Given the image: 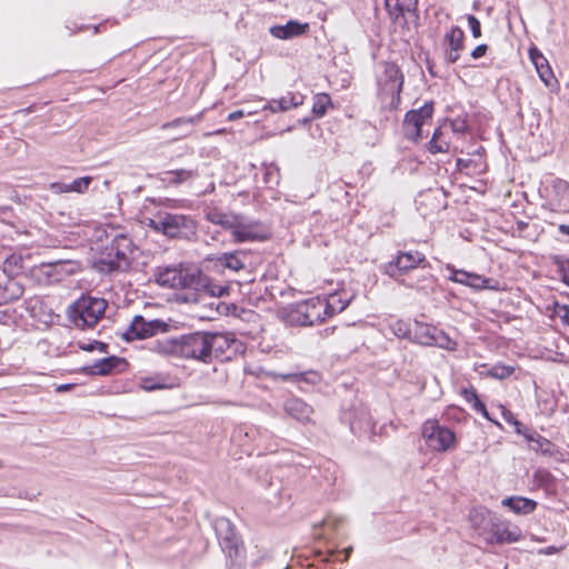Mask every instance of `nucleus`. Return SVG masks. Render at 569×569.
Here are the masks:
<instances>
[{
    "label": "nucleus",
    "instance_id": "10",
    "mask_svg": "<svg viewBox=\"0 0 569 569\" xmlns=\"http://www.w3.org/2000/svg\"><path fill=\"white\" fill-rule=\"evenodd\" d=\"M521 538L522 532L517 525L497 516H495L488 531L483 536V540L490 545H509L520 541Z\"/></svg>",
    "mask_w": 569,
    "mask_h": 569
},
{
    "label": "nucleus",
    "instance_id": "15",
    "mask_svg": "<svg viewBox=\"0 0 569 569\" xmlns=\"http://www.w3.org/2000/svg\"><path fill=\"white\" fill-rule=\"evenodd\" d=\"M216 532L227 556L230 558L238 556L240 540L231 522L226 518L218 519L216 521Z\"/></svg>",
    "mask_w": 569,
    "mask_h": 569
},
{
    "label": "nucleus",
    "instance_id": "3",
    "mask_svg": "<svg viewBox=\"0 0 569 569\" xmlns=\"http://www.w3.org/2000/svg\"><path fill=\"white\" fill-rule=\"evenodd\" d=\"M134 246L124 233L116 234L100 253L96 266L101 272L123 271L130 266Z\"/></svg>",
    "mask_w": 569,
    "mask_h": 569
},
{
    "label": "nucleus",
    "instance_id": "12",
    "mask_svg": "<svg viewBox=\"0 0 569 569\" xmlns=\"http://www.w3.org/2000/svg\"><path fill=\"white\" fill-rule=\"evenodd\" d=\"M415 340L422 346H435L445 350H456L457 343L442 330L417 322L413 330Z\"/></svg>",
    "mask_w": 569,
    "mask_h": 569
},
{
    "label": "nucleus",
    "instance_id": "20",
    "mask_svg": "<svg viewBox=\"0 0 569 569\" xmlns=\"http://www.w3.org/2000/svg\"><path fill=\"white\" fill-rule=\"evenodd\" d=\"M305 96L299 92H288L279 99H272L263 107L273 113L284 112L303 104Z\"/></svg>",
    "mask_w": 569,
    "mask_h": 569
},
{
    "label": "nucleus",
    "instance_id": "42",
    "mask_svg": "<svg viewBox=\"0 0 569 569\" xmlns=\"http://www.w3.org/2000/svg\"><path fill=\"white\" fill-rule=\"evenodd\" d=\"M531 448L545 455H551L552 443L548 439L537 436L536 443Z\"/></svg>",
    "mask_w": 569,
    "mask_h": 569
},
{
    "label": "nucleus",
    "instance_id": "52",
    "mask_svg": "<svg viewBox=\"0 0 569 569\" xmlns=\"http://www.w3.org/2000/svg\"><path fill=\"white\" fill-rule=\"evenodd\" d=\"M487 49L488 47L486 44H480L472 50L471 57L473 59H479L486 54Z\"/></svg>",
    "mask_w": 569,
    "mask_h": 569
},
{
    "label": "nucleus",
    "instance_id": "25",
    "mask_svg": "<svg viewBox=\"0 0 569 569\" xmlns=\"http://www.w3.org/2000/svg\"><path fill=\"white\" fill-rule=\"evenodd\" d=\"M197 177V170L177 169L162 172L160 180L167 184L178 186Z\"/></svg>",
    "mask_w": 569,
    "mask_h": 569
},
{
    "label": "nucleus",
    "instance_id": "49",
    "mask_svg": "<svg viewBox=\"0 0 569 569\" xmlns=\"http://www.w3.org/2000/svg\"><path fill=\"white\" fill-rule=\"evenodd\" d=\"M343 522V519L340 517H328L323 520V525L332 530H337L339 526Z\"/></svg>",
    "mask_w": 569,
    "mask_h": 569
},
{
    "label": "nucleus",
    "instance_id": "60",
    "mask_svg": "<svg viewBox=\"0 0 569 569\" xmlns=\"http://www.w3.org/2000/svg\"><path fill=\"white\" fill-rule=\"evenodd\" d=\"M557 551H558V549L556 547H548L546 550H541L540 552L546 553V555H552V553H556Z\"/></svg>",
    "mask_w": 569,
    "mask_h": 569
},
{
    "label": "nucleus",
    "instance_id": "38",
    "mask_svg": "<svg viewBox=\"0 0 569 569\" xmlns=\"http://www.w3.org/2000/svg\"><path fill=\"white\" fill-rule=\"evenodd\" d=\"M177 387H178V385L176 383L174 380H169V379H163V378H158L156 380V382L146 383L143 386V388L147 391H152L156 389H172V388H177Z\"/></svg>",
    "mask_w": 569,
    "mask_h": 569
},
{
    "label": "nucleus",
    "instance_id": "14",
    "mask_svg": "<svg viewBox=\"0 0 569 569\" xmlns=\"http://www.w3.org/2000/svg\"><path fill=\"white\" fill-rule=\"evenodd\" d=\"M418 266L423 268L428 266L422 252H399L393 261L385 266V272L392 278H398Z\"/></svg>",
    "mask_w": 569,
    "mask_h": 569
},
{
    "label": "nucleus",
    "instance_id": "36",
    "mask_svg": "<svg viewBox=\"0 0 569 569\" xmlns=\"http://www.w3.org/2000/svg\"><path fill=\"white\" fill-rule=\"evenodd\" d=\"M515 372V368L505 365H495L488 370V375L492 378L502 380L510 377Z\"/></svg>",
    "mask_w": 569,
    "mask_h": 569
},
{
    "label": "nucleus",
    "instance_id": "29",
    "mask_svg": "<svg viewBox=\"0 0 569 569\" xmlns=\"http://www.w3.org/2000/svg\"><path fill=\"white\" fill-rule=\"evenodd\" d=\"M243 256V251L226 252L217 258V262L232 271H239L244 268V262L241 258Z\"/></svg>",
    "mask_w": 569,
    "mask_h": 569
},
{
    "label": "nucleus",
    "instance_id": "44",
    "mask_svg": "<svg viewBox=\"0 0 569 569\" xmlns=\"http://www.w3.org/2000/svg\"><path fill=\"white\" fill-rule=\"evenodd\" d=\"M555 313L556 317L559 318L565 326L569 327V306L556 305Z\"/></svg>",
    "mask_w": 569,
    "mask_h": 569
},
{
    "label": "nucleus",
    "instance_id": "6",
    "mask_svg": "<svg viewBox=\"0 0 569 569\" xmlns=\"http://www.w3.org/2000/svg\"><path fill=\"white\" fill-rule=\"evenodd\" d=\"M421 435L426 447L432 452H447L457 446L456 433L437 420H427L422 425Z\"/></svg>",
    "mask_w": 569,
    "mask_h": 569
},
{
    "label": "nucleus",
    "instance_id": "43",
    "mask_svg": "<svg viewBox=\"0 0 569 569\" xmlns=\"http://www.w3.org/2000/svg\"><path fill=\"white\" fill-rule=\"evenodd\" d=\"M391 330L392 332L399 337V338H405L409 335L410 332V329H409V326L407 322L402 321V320H397L396 322H393L391 325Z\"/></svg>",
    "mask_w": 569,
    "mask_h": 569
},
{
    "label": "nucleus",
    "instance_id": "40",
    "mask_svg": "<svg viewBox=\"0 0 569 569\" xmlns=\"http://www.w3.org/2000/svg\"><path fill=\"white\" fill-rule=\"evenodd\" d=\"M209 338H212L213 340H217L214 345L210 348V360L212 359L213 353H218L219 351H222L224 347L229 345L228 339L222 335H212L208 333Z\"/></svg>",
    "mask_w": 569,
    "mask_h": 569
},
{
    "label": "nucleus",
    "instance_id": "9",
    "mask_svg": "<svg viewBox=\"0 0 569 569\" xmlns=\"http://www.w3.org/2000/svg\"><path fill=\"white\" fill-rule=\"evenodd\" d=\"M291 321L299 326H313L325 321L328 317L325 299L312 298L298 303L290 313Z\"/></svg>",
    "mask_w": 569,
    "mask_h": 569
},
{
    "label": "nucleus",
    "instance_id": "35",
    "mask_svg": "<svg viewBox=\"0 0 569 569\" xmlns=\"http://www.w3.org/2000/svg\"><path fill=\"white\" fill-rule=\"evenodd\" d=\"M199 287H203L206 291L212 297H222L228 293L229 288L227 286H220L216 283H211L207 278L201 276V283Z\"/></svg>",
    "mask_w": 569,
    "mask_h": 569
},
{
    "label": "nucleus",
    "instance_id": "30",
    "mask_svg": "<svg viewBox=\"0 0 569 569\" xmlns=\"http://www.w3.org/2000/svg\"><path fill=\"white\" fill-rule=\"evenodd\" d=\"M450 146V141L445 138V132L439 128L433 132V136L429 141L428 150L431 153L449 152Z\"/></svg>",
    "mask_w": 569,
    "mask_h": 569
},
{
    "label": "nucleus",
    "instance_id": "59",
    "mask_svg": "<svg viewBox=\"0 0 569 569\" xmlns=\"http://www.w3.org/2000/svg\"><path fill=\"white\" fill-rule=\"evenodd\" d=\"M558 230L560 233L569 236V226L568 224H560L558 227Z\"/></svg>",
    "mask_w": 569,
    "mask_h": 569
},
{
    "label": "nucleus",
    "instance_id": "31",
    "mask_svg": "<svg viewBox=\"0 0 569 569\" xmlns=\"http://www.w3.org/2000/svg\"><path fill=\"white\" fill-rule=\"evenodd\" d=\"M552 190L557 194V206L569 207V183L562 179H556L552 182Z\"/></svg>",
    "mask_w": 569,
    "mask_h": 569
},
{
    "label": "nucleus",
    "instance_id": "24",
    "mask_svg": "<svg viewBox=\"0 0 569 569\" xmlns=\"http://www.w3.org/2000/svg\"><path fill=\"white\" fill-rule=\"evenodd\" d=\"M417 0H386V10L395 22L403 17L406 12L415 10Z\"/></svg>",
    "mask_w": 569,
    "mask_h": 569
},
{
    "label": "nucleus",
    "instance_id": "8",
    "mask_svg": "<svg viewBox=\"0 0 569 569\" xmlns=\"http://www.w3.org/2000/svg\"><path fill=\"white\" fill-rule=\"evenodd\" d=\"M380 94L383 99L390 98L389 107L398 108L403 86V74L395 63H387L383 73L378 78Z\"/></svg>",
    "mask_w": 569,
    "mask_h": 569
},
{
    "label": "nucleus",
    "instance_id": "41",
    "mask_svg": "<svg viewBox=\"0 0 569 569\" xmlns=\"http://www.w3.org/2000/svg\"><path fill=\"white\" fill-rule=\"evenodd\" d=\"M22 258L20 256L11 254L4 261L3 272L13 273L22 268Z\"/></svg>",
    "mask_w": 569,
    "mask_h": 569
},
{
    "label": "nucleus",
    "instance_id": "62",
    "mask_svg": "<svg viewBox=\"0 0 569 569\" xmlns=\"http://www.w3.org/2000/svg\"><path fill=\"white\" fill-rule=\"evenodd\" d=\"M56 391H58V392H61V391H68V386H67V385L58 386V387L56 388Z\"/></svg>",
    "mask_w": 569,
    "mask_h": 569
},
{
    "label": "nucleus",
    "instance_id": "57",
    "mask_svg": "<svg viewBox=\"0 0 569 569\" xmlns=\"http://www.w3.org/2000/svg\"><path fill=\"white\" fill-rule=\"evenodd\" d=\"M502 415H503V418L506 419V421L511 425H512V420H517L510 411H503Z\"/></svg>",
    "mask_w": 569,
    "mask_h": 569
},
{
    "label": "nucleus",
    "instance_id": "55",
    "mask_svg": "<svg viewBox=\"0 0 569 569\" xmlns=\"http://www.w3.org/2000/svg\"><path fill=\"white\" fill-rule=\"evenodd\" d=\"M512 426H515L516 432L519 435H523L525 430H527L521 422L518 420H512Z\"/></svg>",
    "mask_w": 569,
    "mask_h": 569
},
{
    "label": "nucleus",
    "instance_id": "11",
    "mask_svg": "<svg viewBox=\"0 0 569 569\" xmlns=\"http://www.w3.org/2000/svg\"><path fill=\"white\" fill-rule=\"evenodd\" d=\"M170 325L160 319L146 320L142 316H136L122 337L128 341L147 339L158 333L168 332Z\"/></svg>",
    "mask_w": 569,
    "mask_h": 569
},
{
    "label": "nucleus",
    "instance_id": "21",
    "mask_svg": "<svg viewBox=\"0 0 569 569\" xmlns=\"http://www.w3.org/2000/svg\"><path fill=\"white\" fill-rule=\"evenodd\" d=\"M286 412L299 421H309L313 409L298 397H291L284 405Z\"/></svg>",
    "mask_w": 569,
    "mask_h": 569
},
{
    "label": "nucleus",
    "instance_id": "13",
    "mask_svg": "<svg viewBox=\"0 0 569 569\" xmlns=\"http://www.w3.org/2000/svg\"><path fill=\"white\" fill-rule=\"evenodd\" d=\"M432 113V102H426L419 109L408 111L403 121L405 136L412 141H419L422 138V127L431 120Z\"/></svg>",
    "mask_w": 569,
    "mask_h": 569
},
{
    "label": "nucleus",
    "instance_id": "5",
    "mask_svg": "<svg viewBox=\"0 0 569 569\" xmlns=\"http://www.w3.org/2000/svg\"><path fill=\"white\" fill-rule=\"evenodd\" d=\"M147 226L168 237H188L197 231L196 221L186 214L161 212L153 219H148Z\"/></svg>",
    "mask_w": 569,
    "mask_h": 569
},
{
    "label": "nucleus",
    "instance_id": "34",
    "mask_svg": "<svg viewBox=\"0 0 569 569\" xmlns=\"http://www.w3.org/2000/svg\"><path fill=\"white\" fill-rule=\"evenodd\" d=\"M331 104V99L326 93L317 94L312 106V112L316 117H322Z\"/></svg>",
    "mask_w": 569,
    "mask_h": 569
},
{
    "label": "nucleus",
    "instance_id": "46",
    "mask_svg": "<svg viewBox=\"0 0 569 569\" xmlns=\"http://www.w3.org/2000/svg\"><path fill=\"white\" fill-rule=\"evenodd\" d=\"M469 401H472L475 409L480 412L485 418L490 419L486 406L478 399L477 393H467Z\"/></svg>",
    "mask_w": 569,
    "mask_h": 569
},
{
    "label": "nucleus",
    "instance_id": "2",
    "mask_svg": "<svg viewBox=\"0 0 569 569\" xmlns=\"http://www.w3.org/2000/svg\"><path fill=\"white\" fill-rule=\"evenodd\" d=\"M206 219L213 224L231 230L233 241L237 243L258 241L264 239L257 221L248 220L243 216L232 212H223L211 209L206 213Z\"/></svg>",
    "mask_w": 569,
    "mask_h": 569
},
{
    "label": "nucleus",
    "instance_id": "19",
    "mask_svg": "<svg viewBox=\"0 0 569 569\" xmlns=\"http://www.w3.org/2000/svg\"><path fill=\"white\" fill-rule=\"evenodd\" d=\"M310 24L297 20H289L286 24H276L269 29L272 37L280 40L293 39L308 33Z\"/></svg>",
    "mask_w": 569,
    "mask_h": 569
},
{
    "label": "nucleus",
    "instance_id": "18",
    "mask_svg": "<svg viewBox=\"0 0 569 569\" xmlns=\"http://www.w3.org/2000/svg\"><path fill=\"white\" fill-rule=\"evenodd\" d=\"M447 269L451 272L448 279L452 282L465 284L476 290L491 288L489 284L491 280L478 273H471L465 270L456 269L449 264L447 266Z\"/></svg>",
    "mask_w": 569,
    "mask_h": 569
},
{
    "label": "nucleus",
    "instance_id": "39",
    "mask_svg": "<svg viewBox=\"0 0 569 569\" xmlns=\"http://www.w3.org/2000/svg\"><path fill=\"white\" fill-rule=\"evenodd\" d=\"M201 119V113L196 117H188V118H178L170 122H166L162 128L169 129V128H176L179 126H193L196 122H198Z\"/></svg>",
    "mask_w": 569,
    "mask_h": 569
},
{
    "label": "nucleus",
    "instance_id": "32",
    "mask_svg": "<svg viewBox=\"0 0 569 569\" xmlns=\"http://www.w3.org/2000/svg\"><path fill=\"white\" fill-rule=\"evenodd\" d=\"M280 378L282 380H291V381L297 382V387L299 389L303 388L301 386L302 382L310 383V385H316L320 380L319 373L315 372V371H309V372L299 373V375L293 373V375L280 376Z\"/></svg>",
    "mask_w": 569,
    "mask_h": 569
},
{
    "label": "nucleus",
    "instance_id": "7",
    "mask_svg": "<svg viewBox=\"0 0 569 569\" xmlns=\"http://www.w3.org/2000/svg\"><path fill=\"white\" fill-rule=\"evenodd\" d=\"M157 282L172 289H198V284L201 283V273L190 268L166 267L158 272Z\"/></svg>",
    "mask_w": 569,
    "mask_h": 569
},
{
    "label": "nucleus",
    "instance_id": "47",
    "mask_svg": "<svg viewBox=\"0 0 569 569\" xmlns=\"http://www.w3.org/2000/svg\"><path fill=\"white\" fill-rule=\"evenodd\" d=\"M467 20H468V24L471 29V33L473 36V38H479L481 37V26H480V21L472 14H469L467 17Z\"/></svg>",
    "mask_w": 569,
    "mask_h": 569
},
{
    "label": "nucleus",
    "instance_id": "22",
    "mask_svg": "<svg viewBox=\"0 0 569 569\" xmlns=\"http://www.w3.org/2000/svg\"><path fill=\"white\" fill-rule=\"evenodd\" d=\"M501 505L509 508L516 515L523 516L532 513L537 508L535 500L521 496L507 497L502 499Z\"/></svg>",
    "mask_w": 569,
    "mask_h": 569
},
{
    "label": "nucleus",
    "instance_id": "28",
    "mask_svg": "<svg viewBox=\"0 0 569 569\" xmlns=\"http://www.w3.org/2000/svg\"><path fill=\"white\" fill-rule=\"evenodd\" d=\"M21 293V287L13 280L6 278L3 283L0 281V305L18 299Z\"/></svg>",
    "mask_w": 569,
    "mask_h": 569
},
{
    "label": "nucleus",
    "instance_id": "54",
    "mask_svg": "<svg viewBox=\"0 0 569 569\" xmlns=\"http://www.w3.org/2000/svg\"><path fill=\"white\" fill-rule=\"evenodd\" d=\"M244 114H246V112L243 110H237V111L231 112L228 116V120L234 121V120H238V119L244 117Z\"/></svg>",
    "mask_w": 569,
    "mask_h": 569
},
{
    "label": "nucleus",
    "instance_id": "56",
    "mask_svg": "<svg viewBox=\"0 0 569 569\" xmlns=\"http://www.w3.org/2000/svg\"><path fill=\"white\" fill-rule=\"evenodd\" d=\"M522 436H525V438H526L528 441H530V442H532V443H536L537 436H539V435H538V433H536V432H529L528 430H525V432H523V435H522Z\"/></svg>",
    "mask_w": 569,
    "mask_h": 569
},
{
    "label": "nucleus",
    "instance_id": "17",
    "mask_svg": "<svg viewBox=\"0 0 569 569\" xmlns=\"http://www.w3.org/2000/svg\"><path fill=\"white\" fill-rule=\"evenodd\" d=\"M528 53L529 59L533 63L540 80L547 87L558 86V81L555 79L553 71L549 64V61L543 56V53L535 46L529 49Z\"/></svg>",
    "mask_w": 569,
    "mask_h": 569
},
{
    "label": "nucleus",
    "instance_id": "50",
    "mask_svg": "<svg viewBox=\"0 0 569 569\" xmlns=\"http://www.w3.org/2000/svg\"><path fill=\"white\" fill-rule=\"evenodd\" d=\"M559 271L561 273L562 281L569 286V259L559 264Z\"/></svg>",
    "mask_w": 569,
    "mask_h": 569
},
{
    "label": "nucleus",
    "instance_id": "23",
    "mask_svg": "<svg viewBox=\"0 0 569 569\" xmlns=\"http://www.w3.org/2000/svg\"><path fill=\"white\" fill-rule=\"evenodd\" d=\"M493 518L495 515L486 508H475L471 510L469 516L472 529L482 538L488 531Z\"/></svg>",
    "mask_w": 569,
    "mask_h": 569
},
{
    "label": "nucleus",
    "instance_id": "26",
    "mask_svg": "<svg viewBox=\"0 0 569 569\" xmlns=\"http://www.w3.org/2000/svg\"><path fill=\"white\" fill-rule=\"evenodd\" d=\"M350 297L346 293H332L325 299V306L328 317L342 312L350 303Z\"/></svg>",
    "mask_w": 569,
    "mask_h": 569
},
{
    "label": "nucleus",
    "instance_id": "48",
    "mask_svg": "<svg viewBox=\"0 0 569 569\" xmlns=\"http://www.w3.org/2000/svg\"><path fill=\"white\" fill-rule=\"evenodd\" d=\"M49 189L56 194L69 192L68 183L63 182H52L49 184Z\"/></svg>",
    "mask_w": 569,
    "mask_h": 569
},
{
    "label": "nucleus",
    "instance_id": "45",
    "mask_svg": "<svg viewBox=\"0 0 569 569\" xmlns=\"http://www.w3.org/2000/svg\"><path fill=\"white\" fill-rule=\"evenodd\" d=\"M450 127L453 133L463 134L468 131V124L465 119L457 118L450 122Z\"/></svg>",
    "mask_w": 569,
    "mask_h": 569
},
{
    "label": "nucleus",
    "instance_id": "27",
    "mask_svg": "<svg viewBox=\"0 0 569 569\" xmlns=\"http://www.w3.org/2000/svg\"><path fill=\"white\" fill-rule=\"evenodd\" d=\"M126 362L123 359L118 357H106L98 361H96L91 366V372L94 375H108L111 373L118 367L124 366Z\"/></svg>",
    "mask_w": 569,
    "mask_h": 569
},
{
    "label": "nucleus",
    "instance_id": "37",
    "mask_svg": "<svg viewBox=\"0 0 569 569\" xmlns=\"http://www.w3.org/2000/svg\"><path fill=\"white\" fill-rule=\"evenodd\" d=\"M92 182L91 177H81L73 180L71 183H68L69 192L83 193L88 190L90 183Z\"/></svg>",
    "mask_w": 569,
    "mask_h": 569
},
{
    "label": "nucleus",
    "instance_id": "58",
    "mask_svg": "<svg viewBox=\"0 0 569 569\" xmlns=\"http://www.w3.org/2000/svg\"><path fill=\"white\" fill-rule=\"evenodd\" d=\"M457 167L461 170L463 168H467L468 167V160H465V159H458L457 160Z\"/></svg>",
    "mask_w": 569,
    "mask_h": 569
},
{
    "label": "nucleus",
    "instance_id": "16",
    "mask_svg": "<svg viewBox=\"0 0 569 569\" xmlns=\"http://www.w3.org/2000/svg\"><path fill=\"white\" fill-rule=\"evenodd\" d=\"M77 266L74 262L67 260H58L53 262L41 263L38 268L39 276L48 282H59L64 277L76 272Z\"/></svg>",
    "mask_w": 569,
    "mask_h": 569
},
{
    "label": "nucleus",
    "instance_id": "33",
    "mask_svg": "<svg viewBox=\"0 0 569 569\" xmlns=\"http://www.w3.org/2000/svg\"><path fill=\"white\" fill-rule=\"evenodd\" d=\"M463 39L465 33L459 27H452L445 36V40L448 42L449 48L453 50L463 49Z\"/></svg>",
    "mask_w": 569,
    "mask_h": 569
},
{
    "label": "nucleus",
    "instance_id": "53",
    "mask_svg": "<svg viewBox=\"0 0 569 569\" xmlns=\"http://www.w3.org/2000/svg\"><path fill=\"white\" fill-rule=\"evenodd\" d=\"M460 51L461 50L450 49L449 53L447 54V60L451 63H455L460 57V54H459Z\"/></svg>",
    "mask_w": 569,
    "mask_h": 569
},
{
    "label": "nucleus",
    "instance_id": "4",
    "mask_svg": "<svg viewBox=\"0 0 569 569\" xmlns=\"http://www.w3.org/2000/svg\"><path fill=\"white\" fill-rule=\"evenodd\" d=\"M106 308L104 299L82 296L70 306L68 317L79 328H92L103 317Z\"/></svg>",
    "mask_w": 569,
    "mask_h": 569
},
{
    "label": "nucleus",
    "instance_id": "61",
    "mask_svg": "<svg viewBox=\"0 0 569 569\" xmlns=\"http://www.w3.org/2000/svg\"><path fill=\"white\" fill-rule=\"evenodd\" d=\"M343 552H345V558H343V561H345V560H347V559L349 558V556L351 555V552H352V547L346 548V549L343 550Z\"/></svg>",
    "mask_w": 569,
    "mask_h": 569
},
{
    "label": "nucleus",
    "instance_id": "1",
    "mask_svg": "<svg viewBox=\"0 0 569 569\" xmlns=\"http://www.w3.org/2000/svg\"><path fill=\"white\" fill-rule=\"evenodd\" d=\"M216 341L208 333L194 332L159 341L158 350L164 355L210 362V348Z\"/></svg>",
    "mask_w": 569,
    "mask_h": 569
},
{
    "label": "nucleus",
    "instance_id": "51",
    "mask_svg": "<svg viewBox=\"0 0 569 569\" xmlns=\"http://www.w3.org/2000/svg\"><path fill=\"white\" fill-rule=\"evenodd\" d=\"M83 350L92 351L94 349H98L101 352H106L107 345L96 341L93 343L84 345L81 347Z\"/></svg>",
    "mask_w": 569,
    "mask_h": 569
},
{
    "label": "nucleus",
    "instance_id": "63",
    "mask_svg": "<svg viewBox=\"0 0 569 569\" xmlns=\"http://www.w3.org/2000/svg\"><path fill=\"white\" fill-rule=\"evenodd\" d=\"M2 467V462L0 461V468Z\"/></svg>",
    "mask_w": 569,
    "mask_h": 569
}]
</instances>
